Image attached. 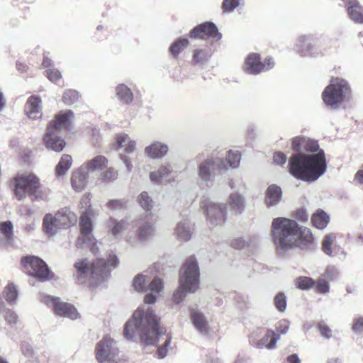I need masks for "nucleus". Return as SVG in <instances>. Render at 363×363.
<instances>
[{"label": "nucleus", "mask_w": 363, "mask_h": 363, "mask_svg": "<svg viewBox=\"0 0 363 363\" xmlns=\"http://www.w3.org/2000/svg\"><path fill=\"white\" fill-rule=\"evenodd\" d=\"M291 146L296 153L290 157L288 167L289 172L295 178L313 182L325 172L327 162L318 141L305 136H297L292 139Z\"/></svg>", "instance_id": "nucleus-1"}, {"label": "nucleus", "mask_w": 363, "mask_h": 363, "mask_svg": "<svg viewBox=\"0 0 363 363\" xmlns=\"http://www.w3.org/2000/svg\"><path fill=\"white\" fill-rule=\"evenodd\" d=\"M272 235L275 249L280 256L288 255L294 248L308 251L315 248L313 235L308 228L299 226L296 221L276 218L272 223Z\"/></svg>", "instance_id": "nucleus-2"}, {"label": "nucleus", "mask_w": 363, "mask_h": 363, "mask_svg": "<svg viewBox=\"0 0 363 363\" xmlns=\"http://www.w3.org/2000/svg\"><path fill=\"white\" fill-rule=\"evenodd\" d=\"M160 320L152 309L140 307L126 322L124 336L129 340H140L147 345H153L159 337L165 334L166 330L160 325Z\"/></svg>", "instance_id": "nucleus-3"}, {"label": "nucleus", "mask_w": 363, "mask_h": 363, "mask_svg": "<svg viewBox=\"0 0 363 363\" xmlns=\"http://www.w3.org/2000/svg\"><path fill=\"white\" fill-rule=\"evenodd\" d=\"M118 264L116 255H109L107 262L104 259H97L90 267L86 258L75 262L73 277L79 284L95 286L108 278L110 274L108 266L115 267Z\"/></svg>", "instance_id": "nucleus-4"}, {"label": "nucleus", "mask_w": 363, "mask_h": 363, "mask_svg": "<svg viewBox=\"0 0 363 363\" xmlns=\"http://www.w3.org/2000/svg\"><path fill=\"white\" fill-rule=\"evenodd\" d=\"M200 270L196 258L193 256L186 259L179 276V286L173 294L174 301L179 304L187 294H194L199 288Z\"/></svg>", "instance_id": "nucleus-5"}, {"label": "nucleus", "mask_w": 363, "mask_h": 363, "mask_svg": "<svg viewBox=\"0 0 363 363\" xmlns=\"http://www.w3.org/2000/svg\"><path fill=\"white\" fill-rule=\"evenodd\" d=\"M72 115L73 112L71 110H67L64 113H58L56 116L55 120L49 123L47 133L44 137L47 148L55 152H60L63 150L65 146V142L58 136L57 133L61 128L67 126Z\"/></svg>", "instance_id": "nucleus-6"}, {"label": "nucleus", "mask_w": 363, "mask_h": 363, "mask_svg": "<svg viewBox=\"0 0 363 363\" xmlns=\"http://www.w3.org/2000/svg\"><path fill=\"white\" fill-rule=\"evenodd\" d=\"M77 216L69 208H64L52 216L46 214L43 219V228L49 236L55 235L62 228H67L69 224L74 225Z\"/></svg>", "instance_id": "nucleus-7"}, {"label": "nucleus", "mask_w": 363, "mask_h": 363, "mask_svg": "<svg viewBox=\"0 0 363 363\" xmlns=\"http://www.w3.org/2000/svg\"><path fill=\"white\" fill-rule=\"evenodd\" d=\"M227 170V164L223 159L208 157L199 160L197 164V177L200 183L206 186H211L214 181V170Z\"/></svg>", "instance_id": "nucleus-8"}, {"label": "nucleus", "mask_w": 363, "mask_h": 363, "mask_svg": "<svg viewBox=\"0 0 363 363\" xmlns=\"http://www.w3.org/2000/svg\"><path fill=\"white\" fill-rule=\"evenodd\" d=\"M350 89L347 82L342 79H333L322 94L324 103L331 108H336L344 101Z\"/></svg>", "instance_id": "nucleus-9"}, {"label": "nucleus", "mask_w": 363, "mask_h": 363, "mask_svg": "<svg viewBox=\"0 0 363 363\" xmlns=\"http://www.w3.org/2000/svg\"><path fill=\"white\" fill-rule=\"evenodd\" d=\"M149 280L143 274H138L133 279V286L135 291L138 293H143L148 289L150 294H146L144 301L147 304H152L156 302V294H160L163 289V283L161 279L155 278L148 284Z\"/></svg>", "instance_id": "nucleus-10"}, {"label": "nucleus", "mask_w": 363, "mask_h": 363, "mask_svg": "<svg viewBox=\"0 0 363 363\" xmlns=\"http://www.w3.org/2000/svg\"><path fill=\"white\" fill-rule=\"evenodd\" d=\"M95 354L99 363H117L119 355L117 342L110 336H104L96 344Z\"/></svg>", "instance_id": "nucleus-11"}, {"label": "nucleus", "mask_w": 363, "mask_h": 363, "mask_svg": "<svg viewBox=\"0 0 363 363\" xmlns=\"http://www.w3.org/2000/svg\"><path fill=\"white\" fill-rule=\"evenodd\" d=\"M15 182V194L18 199H23L26 195L34 196L35 199L40 197V181L34 174L18 176Z\"/></svg>", "instance_id": "nucleus-12"}, {"label": "nucleus", "mask_w": 363, "mask_h": 363, "mask_svg": "<svg viewBox=\"0 0 363 363\" xmlns=\"http://www.w3.org/2000/svg\"><path fill=\"white\" fill-rule=\"evenodd\" d=\"M201 207L206 213L207 221L211 226H216L225 221L227 215L225 204L216 203L203 197L201 201Z\"/></svg>", "instance_id": "nucleus-13"}, {"label": "nucleus", "mask_w": 363, "mask_h": 363, "mask_svg": "<svg viewBox=\"0 0 363 363\" xmlns=\"http://www.w3.org/2000/svg\"><path fill=\"white\" fill-rule=\"evenodd\" d=\"M82 202L87 206L88 208L85 209L80 217L81 237L79 238V241L90 245L91 252L95 254L96 248L94 239L91 235L92 223L90 218L91 211L90 209V204H89V196H84Z\"/></svg>", "instance_id": "nucleus-14"}, {"label": "nucleus", "mask_w": 363, "mask_h": 363, "mask_svg": "<svg viewBox=\"0 0 363 363\" xmlns=\"http://www.w3.org/2000/svg\"><path fill=\"white\" fill-rule=\"evenodd\" d=\"M296 50L302 55L318 57L323 55V41L312 35L300 36L296 43Z\"/></svg>", "instance_id": "nucleus-15"}, {"label": "nucleus", "mask_w": 363, "mask_h": 363, "mask_svg": "<svg viewBox=\"0 0 363 363\" xmlns=\"http://www.w3.org/2000/svg\"><path fill=\"white\" fill-rule=\"evenodd\" d=\"M22 264L27 270V274L40 280H45L49 274L50 269L46 263L35 256H28L22 259Z\"/></svg>", "instance_id": "nucleus-16"}, {"label": "nucleus", "mask_w": 363, "mask_h": 363, "mask_svg": "<svg viewBox=\"0 0 363 363\" xmlns=\"http://www.w3.org/2000/svg\"><path fill=\"white\" fill-rule=\"evenodd\" d=\"M222 36L217 26L212 21L201 23L194 27L189 33V37L194 40L216 38L217 40H220Z\"/></svg>", "instance_id": "nucleus-17"}, {"label": "nucleus", "mask_w": 363, "mask_h": 363, "mask_svg": "<svg viewBox=\"0 0 363 363\" xmlns=\"http://www.w3.org/2000/svg\"><path fill=\"white\" fill-rule=\"evenodd\" d=\"M48 307L54 309L55 313L60 316L75 320L79 317L77 309L71 304L60 301L59 298L51 296H45L43 300Z\"/></svg>", "instance_id": "nucleus-18"}, {"label": "nucleus", "mask_w": 363, "mask_h": 363, "mask_svg": "<svg viewBox=\"0 0 363 363\" xmlns=\"http://www.w3.org/2000/svg\"><path fill=\"white\" fill-rule=\"evenodd\" d=\"M244 63L245 68H265L266 67L272 68L276 65L274 59L272 56L268 55L264 60H262L261 55L258 52L247 54Z\"/></svg>", "instance_id": "nucleus-19"}, {"label": "nucleus", "mask_w": 363, "mask_h": 363, "mask_svg": "<svg viewBox=\"0 0 363 363\" xmlns=\"http://www.w3.org/2000/svg\"><path fill=\"white\" fill-rule=\"evenodd\" d=\"M169 147L167 144L160 141H155L145 148V155L150 159L161 160L168 152Z\"/></svg>", "instance_id": "nucleus-20"}, {"label": "nucleus", "mask_w": 363, "mask_h": 363, "mask_svg": "<svg viewBox=\"0 0 363 363\" xmlns=\"http://www.w3.org/2000/svg\"><path fill=\"white\" fill-rule=\"evenodd\" d=\"M25 113L31 119H37L41 116V99L39 96H30L25 104Z\"/></svg>", "instance_id": "nucleus-21"}, {"label": "nucleus", "mask_w": 363, "mask_h": 363, "mask_svg": "<svg viewBox=\"0 0 363 363\" xmlns=\"http://www.w3.org/2000/svg\"><path fill=\"white\" fill-rule=\"evenodd\" d=\"M88 171L82 165L72 174V186L77 191H82L87 184Z\"/></svg>", "instance_id": "nucleus-22"}, {"label": "nucleus", "mask_w": 363, "mask_h": 363, "mask_svg": "<svg viewBox=\"0 0 363 363\" xmlns=\"http://www.w3.org/2000/svg\"><path fill=\"white\" fill-rule=\"evenodd\" d=\"M213 55L211 48H197L193 51L191 62L194 66L201 67L206 65Z\"/></svg>", "instance_id": "nucleus-23"}, {"label": "nucleus", "mask_w": 363, "mask_h": 363, "mask_svg": "<svg viewBox=\"0 0 363 363\" xmlns=\"http://www.w3.org/2000/svg\"><path fill=\"white\" fill-rule=\"evenodd\" d=\"M282 198L281 189L276 185H269L265 192V204L267 207L270 208L277 206L281 201Z\"/></svg>", "instance_id": "nucleus-24"}, {"label": "nucleus", "mask_w": 363, "mask_h": 363, "mask_svg": "<svg viewBox=\"0 0 363 363\" xmlns=\"http://www.w3.org/2000/svg\"><path fill=\"white\" fill-rule=\"evenodd\" d=\"M349 18L355 23L363 24V6L357 0H350L347 4Z\"/></svg>", "instance_id": "nucleus-25"}, {"label": "nucleus", "mask_w": 363, "mask_h": 363, "mask_svg": "<svg viewBox=\"0 0 363 363\" xmlns=\"http://www.w3.org/2000/svg\"><path fill=\"white\" fill-rule=\"evenodd\" d=\"M194 225L188 219H183L178 223L175 232L177 238L182 242H186L191 238Z\"/></svg>", "instance_id": "nucleus-26"}, {"label": "nucleus", "mask_w": 363, "mask_h": 363, "mask_svg": "<svg viewBox=\"0 0 363 363\" xmlns=\"http://www.w3.org/2000/svg\"><path fill=\"white\" fill-rule=\"evenodd\" d=\"M279 339V335L272 330H268L267 333L259 340L254 341L253 345L259 349L267 347L272 350L275 347L277 340Z\"/></svg>", "instance_id": "nucleus-27"}, {"label": "nucleus", "mask_w": 363, "mask_h": 363, "mask_svg": "<svg viewBox=\"0 0 363 363\" xmlns=\"http://www.w3.org/2000/svg\"><path fill=\"white\" fill-rule=\"evenodd\" d=\"M191 319L195 328L202 334L208 332V323L205 315L200 311L191 309Z\"/></svg>", "instance_id": "nucleus-28"}, {"label": "nucleus", "mask_w": 363, "mask_h": 363, "mask_svg": "<svg viewBox=\"0 0 363 363\" xmlns=\"http://www.w3.org/2000/svg\"><path fill=\"white\" fill-rule=\"evenodd\" d=\"M156 229L154 223L144 221L139 225L137 234L138 240L141 242L147 241L155 235Z\"/></svg>", "instance_id": "nucleus-29"}, {"label": "nucleus", "mask_w": 363, "mask_h": 363, "mask_svg": "<svg viewBox=\"0 0 363 363\" xmlns=\"http://www.w3.org/2000/svg\"><path fill=\"white\" fill-rule=\"evenodd\" d=\"M173 167L169 162L162 164L157 171L150 173V179L155 184H160L163 178L168 177L172 172Z\"/></svg>", "instance_id": "nucleus-30"}, {"label": "nucleus", "mask_w": 363, "mask_h": 363, "mask_svg": "<svg viewBox=\"0 0 363 363\" xmlns=\"http://www.w3.org/2000/svg\"><path fill=\"white\" fill-rule=\"evenodd\" d=\"M311 221L314 227L323 230L328 225L330 221V216L323 210L319 208L313 214Z\"/></svg>", "instance_id": "nucleus-31"}, {"label": "nucleus", "mask_w": 363, "mask_h": 363, "mask_svg": "<svg viewBox=\"0 0 363 363\" xmlns=\"http://www.w3.org/2000/svg\"><path fill=\"white\" fill-rule=\"evenodd\" d=\"M108 160L102 155H98L84 164L82 166L86 168L88 172L102 170L107 167Z\"/></svg>", "instance_id": "nucleus-32"}, {"label": "nucleus", "mask_w": 363, "mask_h": 363, "mask_svg": "<svg viewBox=\"0 0 363 363\" xmlns=\"http://www.w3.org/2000/svg\"><path fill=\"white\" fill-rule=\"evenodd\" d=\"M116 93L118 99L125 104H130L133 100L132 91L126 85L121 84L116 86Z\"/></svg>", "instance_id": "nucleus-33"}, {"label": "nucleus", "mask_w": 363, "mask_h": 363, "mask_svg": "<svg viewBox=\"0 0 363 363\" xmlns=\"http://www.w3.org/2000/svg\"><path fill=\"white\" fill-rule=\"evenodd\" d=\"M189 44V39L185 37H179L173 41L169 48V52L174 57H177L179 55Z\"/></svg>", "instance_id": "nucleus-34"}, {"label": "nucleus", "mask_w": 363, "mask_h": 363, "mask_svg": "<svg viewBox=\"0 0 363 363\" xmlns=\"http://www.w3.org/2000/svg\"><path fill=\"white\" fill-rule=\"evenodd\" d=\"M117 150L124 148L128 153H132L135 149V142L130 140L127 134L118 135L116 138Z\"/></svg>", "instance_id": "nucleus-35"}, {"label": "nucleus", "mask_w": 363, "mask_h": 363, "mask_svg": "<svg viewBox=\"0 0 363 363\" xmlns=\"http://www.w3.org/2000/svg\"><path fill=\"white\" fill-rule=\"evenodd\" d=\"M229 205L235 213L240 214L245 208L244 197L238 193H233L229 196Z\"/></svg>", "instance_id": "nucleus-36"}, {"label": "nucleus", "mask_w": 363, "mask_h": 363, "mask_svg": "<svg viewBox=\"0 0 363 363\" xmlns=\"http://www.w3.org/2000/svg\"><path fill=\"white\" fill-rule=\"evenodd\" d=\"M72 163V157L69 155H63L56 166V174L57 176H63L70 168Z\"/></svg>", "instance_id": "nucleus-37"}, {"label": "nucleus", "mask_w": 363, "mask_h": 363, "mask_svg": "<svg viewBox=\"0 0 363 363\" xmlns=\"http://www.w3.org/2000/svg\"><path fill=\"white\" fill-rule=\"evenodd\" d=\"M0 232L4 236V240L8 244H11L13 241V223L7 220L0 223Z\"/></svg>", "instance_id": "nucleus-38"}, {"label": "nucleus", "mask_w": 363, "mask_h": 363, "mask_svg": "<svg viewBox=\"0 0 363 363\" xmlns=\"http://www.w3.org/2000/svg\"><path fill=\"white\" fill-rule=\"evenodd\" d=\"M240 159L241 155L238 151L230 150L228 152L226 158L223 160L225 162L228 169V167H231L233 169L237 168L240 164Z\"/></svg>", "instance_id": "nucleus-39"}, {"label": "nucleus", "mask_w": 363, "mask_h": 363, "mask_svg": "<svg viewBox=\"0 0 363 363\" xmlns=\"http://www.w3.org/2000/svg\"><path fill=\"white\" fill-rule=\"evenodd\" d=\"M4 294L5 299L9 303L12 305L16 303L18 292L15 285L11 284L6 286Z\"/></svg>", "instance_id": "nucleus-40"}, {"label": "nucleus", "mask_w": 363, "mask_h": 363, "mask_svg": "<svg viewBox=\"0 0 363 363\" xmlns=\"http://www.w3.org/2000/svg\"><path fill=\"white\" fill-rule=\"evenodd\" d=\"M130 223L127 219L117 221L111 229L112 235L116 238H118L129 227Z\"/></svg>", "instance_id": "nucleus-41"}, {"label": "nucleus", "mask_w": 363, "mask_h": 363, "mask_svg": "<svg viewBox=\"0 0 363 363\" xmlns=\"http://www.w3.org/2000/svg\"><path fill=\"white\" fill-rule=\"evenodd\" d=\"M79 99V94L76 90H66L62 96V101L66 105H72Z\"/></svg>", "instance_id": "nucleus-42"}, {"label": "nucleus", "mask_w": 363, "mask_h": 363, "mask_svg": "<svg viewBox=\"0 0 363 363\" xmlns=\"http://www.w3.org/2000/svg\"><path fill=\"white\" fill-rule=\"evenodd\" d=\"M335 239V237L332 234L327 235L324 237L323 240L322 250L325 254L330 256L332 255V245Z\"/></svg>", "instance_id": "nucleus-43"}, {"label": "nucleus", "mask_w": 363, "mask_h": 363, "mask_svg": "<svg viewBox=\"0 0 363 363\" xmlns=\"http://www.w3.org/2000/svg\"><path fill=\"white\" fill-rule=\"evenodd\" d=\"M138 201L141 207L146 211L152 209L153 201L147 192L143 191L140 194Z\"/></svg>", "instance_id": "nucleus-44"}, {"label": "nucleus", "mask_w": 363, "mask_h": 363, "mask_svg": "<svg viewBox=\"0 0 363 363\" xmlns=\"http://www.w3.org/2000/svg\"><path fill=\"white\" fill-rule=\"evenodd\" d=\"M315 284L313 279L307 277H299L296 282V285L298 289L305 290L312 288Z\"/></svg>", "instance_id": "nucleus-45"}, {"label": "nucleus", "mask_w": 363, "mask_h": 363, "mask_svg": "<svg viewBox=\"0 0 363 363\" xmlns=\"http://www.w3.org/2000/svg\"><path fill=\"white\" fill-rule=\"evenodd\" d=\"M118 177V172L113 168H108L101 172V179L104 182H112Z\"/></svg>", "instance_id": "nucleus-46"}, {"label": "nucleus", "mask_w": 363, "mask_h": 363, "mask_svg": "<svg viewBox=\"0 0 363 363\" xmlns=\"http://www.w3.org/2000/svg\"><path fill=\"white\" fill-rule=\"evenodd\" d=\"M45 75L50 82L55 84H58V82H60L62 79V74L59 69H46L45 72Z\"/></svg>", "instance_id": "nucleus-47"}, {"label": "nucleus", "mask_w": 363, "mask_h": 363, "mask_svg": "<svg viewBox=\"0 0 363 363\" xmlns=\"http://www.w3.org/2000/svg\"><path fill=\"white\" fill-rule=\"evenodd\" d=\"M240 4L239 0H223L222 3V10L223 12H232Z\"/></svg>", "instance_id": "nucleus-48"}, {"label": "nucleus", "mask_w": 363, "mask_h": 363, "mask_svg": "<svg viewBox=\"0 0 363 363\" xmlns=\"http://www.w3.org/2000/svg\"><path fill=\"white\" fill-rule=\"evenodd\" d=\"M274 304L279 311H284L286 306V298L283 293H279L274 297Z\"/></svg>", "instance_id": "nucleus-49"}, {"label": "nucleus", "mask_w": 363, "mask_h": 363, "mask_svg": "<svg viewBox=\"0 0 363 363\" xmlns=\"http://www.w3.org/2000/svg\"><path fill=\"white\" fill-rule=\"evenodd\" d=\"M289 328V323L286 320H281L276 325V333L277 335H284L286 334Z\"/></svg>", "instance_id": "nucleus-50"}, {"label": "nucleus", "mask_w": 363, "mask_h": 363, "mask_svg": "<svg viewBox=\"0 0 363 363\" xmlns=\"http://www.w3.org/2000/svg\"><path fill=\"white\" fill-rule=\"evenodd\" d=\"M126 202L122 199L110 200L107 203V207L113 211H119L125 207Z\"/></svg>", "instance_id": "nucleus-51"}, {"label": "nucleus", "mask_w": 363, "mask_h": 363, "mask_svg": "<svg viewBox=\"0 0 363 363\" xmlns=\"http://www.w3.org/2000/svg\"><path fill=\"white\" fill-rule=\"evenodd\" d=\"M190 69H172L170 73L172 77L177 81H182L189 74Z\"/></svg>", "instance_id": "nucleus-52"}, {"label": "nucleus", "mask_w": 363, "mask_h": 363, "mask_svg": "<svg viewBox=\"0 0 363 363\" xmlns=\"http://www.w3.org/2000/svg\"><path fill=\"white\" fill-rule=\"evenodd\" d=\"M4 319L8 324L15 325L18 321V315L14 311L6 309L5 311Z\"/></svg>", "instance_id": "nucleus-53"}, {"label": "nucleus", "mask_w": 363, "mask_h": 363, "mask_svg": "<svg viewBox=\"0 0 363 363\" xmlns=\"http://www.w3.org/2000/svg\"><path fill=\"white\" fill-rule=\"evenodd\" d=\"M318 328V330H319L320 335L323 337L329 339L332 337V333H333L332 330L328 325H326L325 323H319Z\"/></svg>", "instance_id": "nucleus-54"}, {"label": "nucleus", "mask_w": 363, "mask_h": 363, "mask_svg": "<svg viewBox=\"0 0 363 363\" xmlns=\"http://www.w3.org/2000/svg\"><path fill=\"white\" fill-rule=\"evenodd\" d=\"M338 276V271L335 267H328L324 274V277L328 280H333Z\"/></svg>", "instance_id": "nucleus-55"}, {"label": "nucleus", "mask_w": 363, "mask_h": 363, "mask_svg": "<svg viewBox=\"0 0 363 363\" xmlns=\"http://www.w3.org/2000/svg\"><path fill=\"white\" fill-rule=\"evenodd\" d=\"M352 330L355 333H363V317L357 318L354 320Z\"/></svg>", "instance_id": "nucleus-56"}, {"label": "nucleus", "mask_w": 363, "mask_h": 363, "mask_svg": "<svg viewBox=\"0 0 363 363\" xmlns=\"http://www.w3.org/2000/svg\"><path fill=\"white\" fill-rule=\"evenodd\" d=\"M274 162L279 165H283L286 163V156L281 152H277L274 154Z\"/></svg>", "instance_id": "nucleus-57"}, {"label": "nucleus", "mask_w": 363, "mask_h": 363, "mask_svg": "<svg viewBox=\"0 0 363 363\" xmlns=\"http://www.w3.org/2000/svg\"><path fill=\"white\" fill-rule=\"evenodd\" d=\"M247 242L244 239L242 238H238L232 240L231 245L235 249H242L245 245Z\"/></svg>", "instance_id": "nucleus-58"}, {"label": "nucleus", "mask_w": 363, "mask_h": 363, "mask_svg": "<svg viewBox=\"0 0 363 363\" xmlns=\"http://www.w3.org/2000/svg\"><path fill=\"white\" fill-rule=\"evenodd\" d=\"M317 289L322 294H326L329 291V286L326 281L320 280L316 285Z\"/></svg>", "instance_id": "nucleus-59"}, {"label": "nucleus", "mask_w": 363, "mask_h": 363, "mask_svg": "<svg viewBox=\"0 0 363 363\" xmlns=\"http://www.w3.org/2000/svg\"><path fill=\"white\" fill-rule=\"evenodd\" d=\"M49 53L44 54L42 62L43 68H53V62L48 56Z\"/></svg>", "instance_id": "nucleus-60"}, {"label": "nucleus", "mask_w": 363, "mask_h": 363, "mask_svg": "<svg viewBox=\"0 0 363 363\" xmlns=\"http://www.w3.org/2000/svg\"><path fill=\"white\" fill-rule=\"evenodd\" d=\"M296 217L300 221H307L308 219V214L305 209H298L296 211Z\"/></svg>", "instance_id": "nucleus-61"}, {"label": "nucleus", "mask_w": 363, "mask_h": 363, "mask_svg": "<svg viewBox=\"0 0 363 363\" xmlns=\"http://www.w3.org/2000/svg\"><path fill=\"white\" fill-rule=\"evenodd\" d=\"M121 159L122 160L123 164H125L127 170L128 172H130L133 167L130 159L128 156L123 155L121 156Z\"/></svg>", "instance_id": "nucleus-62"}, {"label": "nucleus", "mask_w": 363, "mask_h": 363, "mask_svg": "<svg viewBox=\"0 0 363 363\" xmlns=\"http://www.w3.org/2000/svg\"><path fill=\"white\" fill-rule=\"evenodd\" d=\"M168 352V349L164 348V347L160 346L157 351V355L158 358L163 359L164 358Z\"/></svg>", "instance_id": "nucleus-63"}, {"label": "nucleus", "mask_w": 363, "mask_h": 363, "mask_svg": "<svg viewBox=\"0 0 363 363\" xmlns=\"http://www.w3.org/2000/svg\"><path fill=\"white\" fill-rule=\"evenodd\" d=\"M168 352V349L164 348V347L160 346L157 351V355L158 358L163 359L164 358Z\"/></svg>", "instance_id": "nucleus-64"}]
</instances>
